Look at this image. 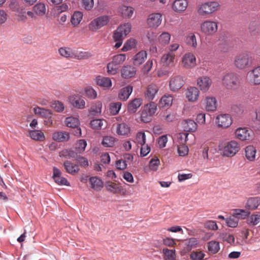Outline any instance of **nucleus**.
Wrapping results in <instances>:
<instances>
[{
  "label": "nucleus",
  "instance_id": "nucleus-1",
  "mask_svg": "<svg viewBox=\"0 0 260 260\" xmlns=\"http://www.w3.org/2000/svg\"><path fill=\"white\" fill-rule=\"evenodd\" d=\"M131 30V24L126 23L120 25L114 31L113 37L114 41L116 42L114 46L116 49L119 48L122 45L123 39Z\"/></svg>",
  "mask_w": 260,
  "mask_h": 260
},
{
  "label": "nucleus",
  "instance_id": "nucleus-2",
  "mask_svg": "<svg viewBox=\"0 0 260 260\" xmlns=\"http://www.w3.org/2000/svg\"><path fill=\"white\" fill-rule=\"evenodd\" d=\"M219 6V3L217 2H207L199 4L197 7V11L199 15L206 16L217 11Z\"/></svg>",
  "mask_w": 260,
  "mask_h": 260
},
{
  "label": "nucleus",
  "instance_id": "nucleus-3",
  "mask_svg": "<svg viewBox=\"0 0 260 260\" xmlns=\"http://www.w3.org/2000/svg\"><path fill=\"white\" fill-rule=\"evenodd\" d=\"M251 64L252 58L247 53L238 54L234 57V64L237 69L244 70L249 67Z\"/></svg>",
  "mask_w": 260,
  "mask_h": 260
},
{
  "label": "nucleus",
  "instance_id": "nucleus-4",
  "mask_svg": "<svg viewBox=\"0 0 260 260\" xmlns=\"http://www.w3.org/2000/svg\"><path fill=\"white\" fill-rule=\"evenodd\" d=\"M222 83L228 89H235L239 85V79L235 73H228L223 76Z\"/></svg>",
  "mask_w": 260,
  "mask_h": 260
},
{
  "label": "nucleus",
  "instance_id": "nucleus-5",
  "mask_svg": "<svg viewBox=\"0 0 260 260\" xmlns=\"http://www.w3.org/2000/svg\"><path fill=\"white\" fill-rule=\"evenodd\" d=\"M240 149V144L236 141L233 140L228 142L223 149V154L227 157L235 156Z\"/></svg>",
  "mask_w": 260,
  "mask_h": 260
},
{
  "label": "nucleus",
  "instance_id": "nucleus-6",
  "mask_svg": "<svg viewBox=\"0 0 260 260\" xmlns=\"http://www.w3.org/2000/svg\"><path fill=\"white\" fill-rule=\"evenodd\" d=\"M218 29L217 22L210 20H206L201 24V31L207 36L214 34Z\"/></svg>",
  "mask_w": 260,
  "mask_h": 260
},
{
  "label": "nucleus",
  "instance_id": "nucleus-7",
  "mask_svg": "<svg viewBox=\"0 0 260 260\" xmlns=\"http://www.w3.org/2000/svg\"><path fill=\"white\" fill-rule=\"evenodd\" d=\"M185 84V80L183 76L175 75L170 78L169 80V89L173 92H176Z\"/></svg>",
  "mask_w": 260,
  "mask_h": 260
},
{
  "label": "nucleus",
  "instance_id": "nucleus-8",
  "mask_svg": "<svg viewBox=\"0 0 260 260\" xmlns=\"http://www.w3.org/2000/svg\"><path fill=\"white\" fill-rule=\"evenodd\" d=\"M110 20L109 16H101L91 21L88 25L89 30L94 31L101 28L108 24Z\"/></svg>",
  "mask_w": 260,
  "mask_h": 260
},
{
  "label": "nucleus",
  "instance_id": "nucleus-9",
  "mask_svg": "<svg viewBox=\"0 0 260 260\" xmlns=\"http://www.w3.org/2000/svg\"><path fill=\"white\" fill-rule=\"evenodd\" d=\"M212 84L211 79L207 76H202L199 77L197 80V86L200 89L203 91H207Z\"/></svg>",
  "mask_w": 260,
  "mask_h": 260
},
{
  "label": "nucleus",
  "instance_id": "nucleus-10",
  "mask_svg": "<svg viewBox=\"0 0 260 260\" xmlns=\"http://www.w3.org/2000/svg\"><path fill=\"white\" fill-rule=\"evenodd\" d=\"M182 64L186 69H190L196 66V58L192 53L185 54L182 58Z\"/></svg>",
  "mask_w": 260,
  "mask_h": 260
},
{
  "label": "nucleus",
  "instance_id": "nucleus-11",
  "mask_svg": "<svg viewBox=\"0 0 260 260\" xmlns=\"http://www.w3.org/2000/svg\"><path fill=\"white\" fill-rule=\"evenodd\" d=\"M218 126L222 128L229 127L232 123V119L229 114H222L216 117Z\"/></svg>",
  "mask_w": 260,
  "mask_h": 260
},
{
  "label": "nucleus",
  "instance_id": "nucleus-12",
  "mask_svg": "<svg viewBox=\"0 0 260 260\" xmlns=\"http://www.w3.org/2000/svg\"><path fill=\"white\" fill-rule=\"evenodd\" d=\"M159 90L157 85L151 83L148 85L144 92V95L148 101H152Z\"/></svg>",
  "mask_w": 260,
  "mask_h": 260
},
{
  "label": "nucleus",
  "instance_id": "nucleus-13",
  "mask_svg": "<svg viewBox=\"0 0 260 260\" xmlns=\"http://www.w3.org/2000/svg\"><path fill=\"white\" fill-rule=\"evenodd\" d=\"M200 93V90L197 87H189L186 90V98L190 102H196L198 100Z\"/></svg>",
  "mask_w": 260,
  "mask_h": 260
},
{
  "label": "nucleus",
  "instance_id": "nucleus-14",
  "mask_svg": "<svg viewBox=\"0 0 260 260\" xmlns=\"http://www.w3.org/2000/svg\"><path fill=\"white\" fill-rule=\"evenodd\" d=\"M161 15L159 13H153L149 15L147 19L148 25L151 27L156 28L161 22Z\"/></svg>",
  "mask_w": 260,
  "mask_h": 260
},
{
  "label": "nucleus",
  "instance_id": "nucleus-15",
  "mask_svg": "<svg viewBox=\"0 0 260 260\" xmlns=\"http://www.w3.org/2000/svg\"><path fill=\"white\" fill-rule=\"evenodd\" d=\"M250 131L246 127H239L235 132L236 137L241 141L249 140L250 138Z\"/></svg>",
  "mask_w": 260,
  "mask_h": 260
},
{
  "label": "nucleus",
  "instance_id": "nucleus-16",
  "mask_svg": "<svg viewBox=\"0 0 260 260\" xmlns=\"http://www.w3.org/2000/svg\"><path fill=\"white\" fill-rule=\"evenodd\" d=\"M175 54L173 52L164 54L161 58V61L164 66L173 67L175 66Z\"/></svg>",
  "mask_w": 260,
  "mask_h": 260
},
{
  "label": "nucleus",
  "instance_id": "nucleus-17",
  "mask_svg": "<svg viewBox=\"0 0 260 260\" xmlns=\"http://www.w3.org/2000/svg\"><path fill=\"white\" fill-rule=\"evenodd\" d=\"M69 100L71 105L76 108L83 109L85 108V101L80 97L73 95L70 96Z\"/></svg>",
  "mask_w": 260,
  "mask_h": 260
},
{
  "label": "nucleus",
  "instance_id": "nucleus-18",
  "mask_svg": "<svg viewBox=\"0 0 260 260\" xmlns=\"http://www.w3.org/2000/svg\"><path fill=\"white\" fill-rule=\"evenodd\" d=\"M143 100L141 98H135L130 101L127 105V111L130 113H135L142 105Z\"/></svg>",
  "mask_w": 260,
  "mask_h": 260
},
{
  "label": "nucleus",
  "instance_id": "nucleus-19",
  "mask_svg": "<svg viewBox=\"0 0 260 260\" xmlns=\"http://www.w3.org/2000/svg\"><path fill=\"white\" fill-rule=\"evenodd\" d=\"M70 138V134L67 132L57 131L52 134V139L58 142H67Z\"/></svg>",
  "mask_w": 260,
  "mask_h": 260
},
{
  "label": "nucleus",
  "instance_id": "nucleus-20",
  "mask_svg": "<svg viewBox=\"0 0 260 260\" xmlns=\"http://www.w3.org/2000/svg\"><path fill=\"white\" fill-rule=\"evenodd\" d=\"M136 73V69L131 66H124L121 70V75L122 78L125 79L133 77Z\"/></svg>",
  "mask_w": 260,
  "mask_h": 260
},
{
  "label": "nucleus",
  "instance_id": "nucleus-21",
  "mask_svg": "<svg viewBox=\"0 0 260 260\" xmlns=\"http://www.w3.org/2000/svg\"><path fill=\"white\" fill-rule=\"evenodd\" d=\"M95 81L96 84L105 88H109L112 86V81L110 78L99 76Z\"/></svg>",
  "mask_w": 260,
  "mask_h": 260
},
{
  "label": "nucleus",
  "instance_id": "nucleus-22",
  "mask_svg": "<svg viewBox=\"0 0 260 260\" xmlns=\"http://www.w3.org/2000/svg\"><path fill=\"white\" fill-rule=\"evenodd\" d=\"M91 188L96 191H100L103 187L102 180L97 177H91L89 178Z\"/></svg>",
  "mask_w": 260,
  "mask_h": 260
},
{
  "label": "nucleus",
  "instance_id": "nucleus-23",
  "mask_svg": "<svg viewBox=\"0 0 260 260\" xmlns=\"http://www.w3.org/2000/svg\"><path fill=\"white\" fill-rule=\"evenodd\" d=\"M133 90V87L130 85H128L121 88L119 92L118 98L121 100L124 101H126L131 94Z\"/></svg>",
  "mask_w": 260,
  "mask_h": 260
},
{
  "label": "nucleus",
  "instance_id": "nucleus-24",
  "mask_svg": "<svg viewBox=\"0 0 260 260\" xmlns=\"http://www.w3.org/2000/svg\"><path fill=\"white\" fill-rule=\"evenodd\" d=\"M206 109L208 111H214L217 106V100L213 96H207L205 99Z\"/></svg>",
  "mask_w": 260,
  "mask_h": 260
},
{
  "label": "nucleus",
  "instance_id": "nucleus-25",
  "mask_svg": "<svg viewBox=\"0 0 260 260\" xmlns=\"http://www.w3.org/2000/svg\"><path fill=\"white\" fill-rule=\"evenodd\" d=\"M183 127L185 131L193 132L197 128V124L191 119H186L182 122Z\"/></svg>",
  "mask_w": 260,
  "mask_h": 260
},
{
  "label": "nucleus",
  "instance_id": "nucleus-26",
  "mask_svg": "<svg viewBox=\"0 0 260 260\" xmlns=\"http://www.w3.org/2000/svg\"><path fill=\"white\" fill-rule=\"evenodd\" d=\"M147 58V53L142 50L137 53L133 57V63L135 66H139L142 64Z\"/></svg>",
  "mask_w": 260,
  "mask_h": 260
},
{
  "label": "nucleus",
  "instance_id": "nucleus-27",
  "mask_svg": "<svg viewBox=\"0 0 260 260\" xmlns=\"http://www.w3.org/2000/svg\"><path fill=\"white\" fill-rule=\"evenodd\" d=\"M188 5L186 0H175L173 4V9L178 12L184 11Z\"/></svg>",
  "mask_w": 260,
  "mask_h": 260
},
{
  "label": "nucleus",
  "instance_id": "nucleus-28",
  "mask_svg": "<svg viewBox=\"0 0 260 260\" xmlns=\"http://www.w3.org/2000/svg\"><path fill=\"white\" fill-rule=\"evenodd\" d=\"M105 186L108 191L114 194L120 192L122 189V186L111 181L106 182Z\"/></svg>",
  "mask_w": 260,
  "mask_h": 260
},
{
  "label": "nucleus",
  "instance_id": "nucleus-29",
  "mask_svg": "<svg viewBox=\"0 0 260 260\" xmlns=\"http://www.w3.org/2000/svg\"><path fill=\"white\" fill-rule=\"evenodd\" d=\"M174 100L173 95L166 94L163 95L159 101V106L161 107H169L172 105Z\"/></svg>",
  "mask_w": 260,
  "mask_h": 260
},
{
  "label": "nucleus",
  "instance_id": "nucleus-30",
  "mask_svg": "<svg viewBox=\"0 0 260 260\" xmlns=\"http://www.w3.org/2000/svg\"><path fill=\"white\" fill-rule=\"evenodd\" d=\"M256 153V150L255 148L252 145H249L245 148V157L250 161L255 160Z\"/></svg>",
  "mask_w": 260,
  "mask_h": 260
},
{
  "label": "nucleus",
  "instance_id": "nucleus-31",
  "mask_svg": "<svg viewBox=\"0 0 260 260\" xmlns=\"http://www.w3.org/2000/svg\"><path fill=\"white\" fill-rule=\"evenodd\" d=\"M118 11L122 17L130 18L134 13V9L131 7L123 5L119 8Z\"/></svg>",
  "mask_w": 260,
  "mask_h": 260
},
{
  "label": "nucleus",
  "instance_id": "nucleus-32",
  "mask_svg": "<svg viewBox=\"0 0 260 260\" xmlns=\"http://www.w3.org/2000/svg\"><path fill=\"white\" fill-rule=\"evenodd\" d=\"M63 166L66 171L68 173L71 174H74L79 171V168L78 165L68 160L64 162Z\"/></svg>",
  "mask_w": 260,
  "mask_h": 260
},
{
  "label": "nucleus",
  "instance_id": "nucleus-33",
  "mask_svg": "<svg viewBox=\"0 0 260 260\" xmlns=\"http://www.w3.org/2000/svg\"><path fill=\"white\" fill-rule=\"evenodd\" d=\"M260 205V198L254 197L249 198L247 202L246 207L250 210H254Z\"/></svg>",
  "mask_w": 260,
  "mask_h": 260
},
{
  "label": "nucleus",
  "instance_id": "nucleus-34",
  "mask_svg": "<svg viewBox=\"0 0 260 260\" xmlns=\"http://www.w3.org/2000/svg\"><path fill=\"white\" fill-rule=\"evenodd\" d=\"M102 107V104L100 102L92 103L88 110L89 113L92 116H98L101 113Z\"/></svg>",
  "mask_w": 260,
  "mask_h": 260
},
{
  "label": "nucleus",
  "instance_id": "nucleus-35",
  "mask_svg": "<svg viewBox=\"0 0 260 260\" xmlns=\"http://www.w3.org/2000/svg\"><path fill=\"white\" fill-rule=\"evenodd\" d=\"M75 50L69 47H61L58 49L59 54L65 58L74 59Z\"/></svg>",
  "mask_w": 260,
  "mask_h": 260
},
{
  "label": "nucleus",
  "instance_id": "nucleus-36",
  "mask_svg": "<svg viewBox=\"0 0 260 260\" xmlns=\"http://www.w3.org/2000/svg\"><path fill=\"white\" fill-rule=\"evenodd\" d=\"M116 133L118 135H127L130 133V127L125 123L118 124L116 127Z\"/></svg>",
  "mask_w": 260,
  "mask_h": 260
},
{
  "label": "nucleus",
  "instance_id": "nucleus-37",
  "mask_svg": "<svg viewBox=\"0 0 260 260\" xmlns=\"http://www.w3.org/2000/svg\"><path fill=\"white\" fill-rule=\"evenodd\" d=\"M33 11L36 15L39 16H43L46 13V6L44 4L42 3H38L34 6Z\"/></svg>",
  "mask_w": 260,
  "mask_h": 260
},
{
  "label": "nucleus",
  "instance_id": "nucleus-38",
  "mask_svg": "<svg viewBox=\"0 0 260 260\" xmlns=\"http://www.w3.org/2000/svg\"><path fill=\"white\" fill-rule=\"evenodd\" d=\"M162 253L165 260H176V251L175 249L164 248L162 249Z\"/></svg>",
  "mask_w": 260,
  "mask_h": 260
},
{
  "label": "nucleus",
  "instance_id": "nucleus-39",
  "mask_svg": "<svg viewBox=\"0 0 260 260\" xmlns=\"http://www.w3.org/2000/svg\"><path fill=\"white\" fill-rule=\"evenodd\" d=\"M33 111L36 115L42 117H49L51 115L50 110L39 107L34 108Z\"/></svg>",
  "mask_w": 260,
  "mask_h": 260
},
{
  "label": "nucleus",
  "instance_id": "nucleus-40",
  "mask_svg": "<svg viewBox=\"0 0 260 260\" xmlns=\"http://www.w3.org/2000/svg\"><path fill=\"white\" fill-rule=\"evenodd\" d=\"M92 56L90 52L87 51H79L75 50L74 59L78 60L86 59Z\"/></svg>",
  "mask_w": 260,
  "mask_h": 260
},
{
  "label": "nucleus",
  "instance_id": "nucleus-41",
  "mask_svg": "<svg viewBox=\"0 0 260 260\" xmlns=\"http://www.w3.org/2000/svg\"><path fill=\"white\" fill-rule=\"evenodd\" d=\"M208 250L212 254L217 253L220 250L219 243L216 241H211L208 243Z\"/></svg>",
  "mask_w": 260,
  "mask_h": 260
},
{
  "label": "nucleus",
  "instance_id": "nucleus-42",
  "mask_svg": "<svg viewBox=\"0 0 260 260\" xmlns=\"http://www.w3.org/2000/svg\"><path fill=\"white\" fill-rule=\"evenodd\" d=\"M29 137L33 140L43 141L45 139L44 133L41 131H31L29 133Z\"/></svg>",
  "mask_w": 260,
  "mask_h": 260
},
{
  "label": "nucleus",
  "instance_id": "nucleus-43",
  "mask_svg": "<svg viewBox=\"0 0 260 260\" xmlns=\"http://www.w3.org/2000/svg\"><path fill=\"white\" fill-rule=\"evenodd\" d=\"M171 35L168 32H164L159 36L158 41L159 44L165 46L169 43Z\"/></svg>",
  "mask_w": 260,
  "mask_h": 260
},
{
  "label": "nucleus",
  "instance_id": "nucleus-44",
  "mask_svg": "<svg viewBox=\"0 0 260 260\" xmlns=\"http://www.w3.org/2000/svg\"><path fill=\"white\" fill-rule=\"evenodd\" d=\"M143 109L152 116L154 115L157 110V106L155 103L150 102L144 105Z\"/></svg>",
  "mask_w": 260,
  "mask_h": 260
},
{
  "label": "nucleus",
  "instance_id": "nucleus-45",
  "mask_svg": "<svg viewBox=\"0 0 260 260\" xmlns=\"http://www.w3.org/2000/svg\"><path fill=\"white\" fill-rule=\"evenodd\" d=\"M252 81L255 85L260 84V66H258L252 70Z\"/></svg>",
  "mask_w": 260,
  "mask_h": 260
},
{
  "label": "nucleus",
  "instance_id": "nucleus-46",
  "mask_svg": "<svg viewBox=\"0 0 260 260\" xmlns=\"http://www.w3.org/2000/svg\"><path fill=\"white\" fill-rule=\"evenodd\" d=\"M233 214L238 219L239 218L245 219L249 216L250 212L243 209H236L234 210Z\"/></svg>",
  "mask_w": 260,
  "mask_h": 260
},
{
  "label": "nucleus",
  "instance_id": "nucleus-47",
  "mask_svg": "<svg viewBox=\"0 0 260 260\" xmlns=\"http://www.w3.org/2000/svg\"><path fill=\"white\" fill-rule=\"evenodd\" d=\"M134 142L137 146L145 144L146 143V135L144 132H138L136 136Z\"/></svg>",
  "mask_w": 260,
  "mask_h": 260
},
{
  "label": "nucleus",
  "instance_id": "nucleus-48",
  "mask_svg": "<svg viewBox=\"0 0 260 260\" xmlns=\"http://www.w3.org/2000/svg\"><path fill=\"white\" fill-rule=\"evenodd\" d=\"M260 222V215L252 214L248 217L247 223L250 226H254Z\"/></svg>",
  "mask_w": 260,
  "mask_h": 260
},
{
  "label": "nucleus",
  "instance_id": "nucleus-49",
  "mask_svg": "<svg viewBox=\"0 0 260 260\" xmlns=\"http://www.w3.org/2000/svg\"><path fill=\"white\" fill-rule=\"evenodd\" d=\"M83 17V14L81 12H75L72 16L71 22L73 25L76 26L79 24Z\"/></svg>",
  "mask_w": 260,
  "mask_h": 260
},
{
  "label": "nucleus",
  "instance_id": "nucleus-50",
  "mask_svg": "<svg viewBox=\"0 0 260 260\" xmlns=\"http://www.w3.org/2000/svg\"><path fill=\"white\" fill-rule=\"evenodd\" d=\"M66 123L67 126L76 128L78 126L79 124V121L77 118L69 117L66 119Z\"/></svg>",
  "mask_w": 260,
  "mask_h": 260
},
{
  "label": "nucleus",
  "instance_id": "nucleus-51",
  "mask_svg": "<svg viewBox=\"0 0 260 260\" xmlns=\"http://www.w3.org/2000/svg\"><path fill=\"white\" fill-rule=\"evenodd\" d=\"M107 68L109 74L115 75L118 73L119 67L111 61L107 64Z\"/></svg>",
  "mask_w": 260,
  "mask_h": 260
},
{
  "label": "nucleus",
  "instance_id": "nucleus-52",
  "mask_svg": "<svg viewBox=\"0 0 260 260\" xmlns=\"http://www.w3.org/2000/svg\"><path fill=\"white\" fill-rule=\"evenodd\" d=\"M205 255L202 251H193L190 253L189 256L191 260H203Z\"/></svg>",
  "mask_w": 260,
  "mask_h": 260
},
{
  "label": "nucleus",
  "instance_id": "nucleus-53",
  "mask_svg": "<svg viewBox=\"0 0 260 260\" xmlns=\"http://www.w3.org/2000/svg\"><path fill=\"white\" fill-rule=\"evenodd\" d=\"M115 139L111 136H105L103 138L102 145L106 147H113L115 143Z\"/></svg>",
  "mask_w": 260,
  "mask_h": 260
},
{
  "label": "nucleus",
  "instance_id": "nucleus-54",
  "mask_svg": "<svg viewBox=\"0 0 260 260\" xmlns=\"http://www.w3.org/2000/svg\"><path fill=\"white\" fill-rule=\"evenodd\" d=\"M136 45V40L133 39L128 40L124 44L121 51L125 52L135 48Z\"/></svg>",
  "mask_w": 260,
  "mask_h": 260
},
{
  "label": "nucleus",
  "instance_id": "nucleus-55",
  "mask_svg": "<svg viewBox=\"0 0 260 260\" xmlns=\"http://www.w3.org/2000/svg\"><path fill=\"white\" fill-rule=\"evenodd\" d=\"M126 56L124 54H118L112 57V61L118 66H120L125 60Z\"/></svg>",
  "mask_w": 260,
  "mask_h": 260
},
{
  "label": "nucleus",
  "instance_id": "nucleus-56",
  "mask_svg": "<svg viewBox=\"0 0 260 260\" xmlns=\"http://www.w3.org/2000/svg\"><path fill=\"white\" fill-rule=\"evenodd\" d=\"M239 220L233 214V215L226 219V223L228 226L235 228L238 225Z\"/></svg>",
  "mask_w": 260,
  "mask_h": 260
},
{
  "label": "nucleus",
  "instance_id": "nucleus-57",
  "mask_svg": "<svg viewBox=\"0 0 260 260\" xmlns=\"http://www.w3.org/2000/svg\"><path fill=\"white\" fill-rule=\"evenodd\" d=\"M186 43L193 48L197 46V42L195 35L193 34H190L187 36L186 39Z\"/></svg>",
  "mask_w": 260,
  "mask_h": 260
},
{
  "label": "nucleus",
  "instance_id": "nucleus-58",
  "mask_svg": "<svg viewBox=\"0 0 260 260\" xmlns=\"http://www.w3.org/2000/svg\"><path fill=\"white\" fill-rule=\"evenodd\" d=\"M121 107L120 102L113 103L110 104V111L111 114L115 115L118 113Z\"/></svg>",
  "mask_w": 260,
  "mask_h": 260
},
{
  "label": "nucleus",
  "instance_id": "nucleus-59",
  "mask_svg": "<svg viewBox=\"0 0 260 260\" xmlns=\"http://www.w3.org/2000/svg\"><path fill=\"white\" fill-rule=\"evenodd\" d=\"M85 95L90 99H95L97 97L96 91L91 87L88 86L85 88Z\"/></svg>",
  "mask_w": 260,
  "mask_h": 260
},
{
  "label": "nucleus",
  "instance_id": "nucleus-60",
  "mask_svg": "<svg viewBox=\"0 0 260 260\" xmlns=\"http://www.w3.org/2000/svg\"><path fill=\"white\" fill-rule=\"evenodd\" d=\"M90 125L93 129H101L103 125V120L101 119H93L90 121Z\"/></svg>",
  "mask_w": 260,
  "mask_h": 260
},
{
  "label": "nucleus",
  "instance_id": "nucleus-61",
  "mask_svg": "<svg viewBox=\"0 0 260 260\" xmlns=\"http://www.w3.org/2000/svg\"><path fill=\"white\" fill-rule=\"evenodd\" d=\"M87 145V143L85 140L81 139L79 140L76 144L75 149L77 152L81 153L83 152Z\"/></svg>",
  "mask_w": 260,
  "mask_h": 260
},
{
  "label": "nucleus",
  "instance_id": "nucleus-62",
  "mask_svg": "<svg viewBox=\"0 0 260 260\" xmlns=\"http://www.w3.org/2000/svg\"><path fill=\"white\" fill-rule=\"evenodd\" d=\"M204 228L212 231H216L218 229V226L216 224V221L213 220H208L204 222Z\"/></svg>",
  "mask_w": 260,
  "mask_h": 260
},
{
  "label": "nucleus",
  "instance_id": "nucleus-63",
  "mask_svg": "<svg viewBox=\"0 0 260 260\" xmlns=\"http://www.w3.org/2000/svg\"><path fill=\"white\" fill-rule=\"evenodd\" d=\"M60 156L69 158H74L76 153L71 150L64 149L60 152Z\"/></svg>",
  "mask_w": 260,
  "mask_h": 260
},
{
  "label": "nucleus",
  "instance_id": "nucleus-64",
  "mask_svg": "<svg viewBox=\"0 0 260 260\" xmlns=\"http://www.w3.org/2000/svg\"><path fill=\"white\" fill-rule=\"evenodd\" d=\"M52 107L57 112H61L64 109V105L61 102L58 101H55L52 105Z\"/></svg>",
  "mask_w": 260,
  "mask_h": 260
}]
</instances>
